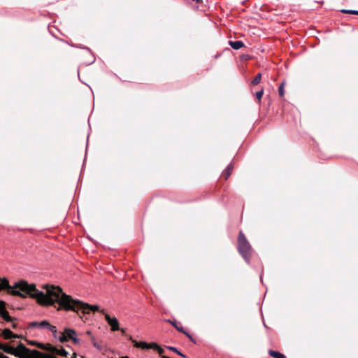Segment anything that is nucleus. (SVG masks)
Masks as SVG:
<instances>
[{"instance_id": "f257e3e1", "label": "nucleus", "mask_w": 358, "mask_h": 358, "mask_svg": "<svg viewBox=\"0 0 358 358\" xmlns=\"http://www.w3.org/2000/svg\"><path fill=\"white\" fill-rule=\"evenodd\" d=\"M22 291L30 294L37 303L43 306H52L56 307L58 304L57 310H64L66 311H73L76 313L81 319L90 314V312L99 311V306L90 305L80 300L74 299L71 296L65 294L59 286L46 285L43 287L46 293L39 291L34 285H28L25 282H21L17 285Z\"/></svg>"}, {"instance_id": "6e6552de", "label": "nucleus", "mask_w": 358, "mask_h": 358, "mask_svg": "<svg viewBox=\"0 0 358 358\" xmlns=\"http://www.w3.org/2000/svg\"><path fill=\"white\" fill-rule=\"evenodd\" d=\"M48 347L46 348V350L50 351L52 353H55L63 357H67L69 355V352L62 348L58 349L52 345H48Z\"/></svg>"}, {"instance_id": "0eeeda50", "label": "nucleus", "mask_w": 358, "mask_h": 358, "mask_svg": "<svg viewBox=\"0 0 358 358\" xmlns=\"http://www.w3.org/2000/svg\"><path fill=\"white\" fill-rule=\"evenodd\" d=\"M64 332L67 336L69 341L71 340L75 344L79 343L80 340L76 336V332L74 329L65 328Z\"/></svg>"}, {"instance_id": "9b49d317", "label": "nucleus", "mask_w": 358, "mask_h": 358, "mask_svg": "<svg viewBox=\"0 0 358 358\" xmlns=\"http://www.w3.org/2000/svg\"><path fill=\"white\" fill-rule=\"evenodd\" d=\"M233 170V165L231 164H229L227 169L222 172V176L224 178L225 180H227L229 177L231 175Z\"/></svg>"}, {"instance_id": "39448f33", "label": "nucleus", "mask_w": 358, "mask_h": 358, "mask_svg": "<svg viewBox=\"0 0 358 358\" xmlns=\"http://www.w3.org/2000/svg\"><path fill=\"white\" fill-rule=\"evenodd\" d=\"M100 312L104 315L106 320L108 322V324L111 327V330L113 331L120 330L119 328V322L115 317H110V315L105 313L104 310H100ZM120 331L122 333H124V329H121Z\"/></svg>"}, {"instance_id": "cd10ccee", "label": "nucleus", "mask_w": 358, "mask_h": 358, "mask_svg": "<svg viewBox=\"0 0 358 358\" xmlns=\"http://www.w3.org/2000/svg\"><path fill=\"white\" fill-rule=\"evenodd\" d=\"M94 346L95 348H96L97 349H99V350H101V346H100V345H99L96 342H94Z\"/></svg>"}, {"instance_id": "4be33fe9", "label": "nucleus", "mask_w": 358, "mask_h": 358, "mask_svg": "<svg viewBox=\"0 0 358 358\" xmlns=\"http://www.w3.org/2000/svg\"><path fill=\"white\" fill-rule=\"evenodd\" d=\"M59 341L61 342V343H65V342H67L69 341L68 338H67V336H66V334L64 333L62 334V335L59 336Z\"/></svg>"}, {"instance_id": "f03ea898", "label": "nucleus", "mask_w": 358, "mask_h": 358, "mask_svg": "<svg viewBox=\"0 0 358 358\" xmlns=\"http://www.w3.org/2000/svg\"><path fill=\"white\" fill-rule=\"evenodd\" d=\"M0 350L18 358H40L41 356L35 352V351H37L36 350H31L22 343H20L16 348H13L8 344L1 343Z\"/></svg>"}, {"instance_id": "f8f14e48", "label": "nucleus", "mask_w": 358, "mask_h": 358, "mask_svg": "<svg viewBox=\"0 0 358 358\" xmlns=\"http://www.w3.org/2000/svg\"><path fill=\"white\" fill-rule=\"evenodd\" d=\"M229 43L230 45V46L235 50H239L240 48H241L242 47L244 46V43L241 41H230L229 42Z\"/></svg>"}, {"instance_id": "dca6fc26", "label": "nucleus", "mask_w": 358, "mask_h": 358, "mask_svg": "<svg viewBox=\"0 0 358 358\" xmlns=\"http://www.w3.org/2000/svg\"><path fill=\"white\" fill-rule=\"evenodd\" d=\"M152 346H153L152 349L156 350L158 352L159 355L162 357L163 356L162 355L164 352V350L155 343H154Z\"/></svg>"}, {"instance_id": "20e7f679", "label": "nucleus", "mask_w": 358, "mask_h": 358, "mask_svg": "<svg viewBox=\"0 0 358 358\" xmlns=\"http://www.w3.org/2000/svg\"><path fill=\"white\" fill-rule=\"evenodd\" d=\"M238 250L243 258L249 262L252 255V248L242 231L239 232L238 236Z\"/></svg>"}, {"instance_id": "1a4fd4ad", "label": "nucleus", "mask_w": 358, "mask_h": 358, "mask_svg": "<svg viewBox=\"0 0 358 358\" xmlns=\"http://www.w3.org/2000/svg\"><path fill=\"white\" fill-rule=\"evenodd\" d=\"M133 343H134L135 347L139 348H141L143 350L152 349V348H153L152 345L154 344V343H147L146 342H143V341L137 342L135 341H133Z\"/></svg>"}, {"instance_id": "aec40b11", "label": "nucleus", "mask_w": 358, "mask_h": 358, "mask_svg": "<svg viewBox=\"0 0 358 358\" xmlns=\"http://www.w3.org/2000/svg\"><path fill=\"white\" fill-rule=\"evenodd\" d=\"M263 94H264L263 89H262L260 91H258L256 92V98H257L258 102L261 101Z\"/></svg>"}, {"instance_id": "c9c22d12", "label": "nucleus", "mask_w": 358, "mask_h": 358, "mask_svg": "<svg viewBox=\"0 0 358 358\" xmlns=\"http://www.w3.org/2000/svg\"><path fill=\"white\" fill-rule=\"evenodd\" d=\"M87 334H91V332H90V331H87Z\"/></svg>"}, {"instance_id": "7c9ffc66", "label": "nucleus", "mask_w": 358, "mask_h": 358, "mask_svg": "<svg viewBox=\"0 0 358 358\" xmlns=\"http://www.w3.org/2000/svg\"><path fill=\"white\" fill-rule=\"evenodd\" d=\"M91 341H92V344L94 345V343L96 342L95 338L94 337H92Z\"/></svg>"}, {"instance_id": "bb28decb", "label": "nucleus", "mask_w": 358, "mask_h": 358, "mask_svg": "<svg viewBox=\"0 0 358 358\" xmlns=\"http://www.w3.org/2000/svg\"><path fill=\"white\" fill-rule=\"evenodd\" d=\"M184 334H185L191 341L193 340L192 336L190 334H189L187 332H186L185 330H184V332H182Z\"/></svg>"}, {"instance_id": "9d476101", "label": "nucleus", "mask_w": 358, "mask_h": 358, "mask_svg": "<svg viewBox=\"0 0 358 358\" xmlns=\"http://www.w3.org/2000/svg\"><path fill=\"white\" fill-rule=\"evenodd\" d=\"M1 335L5 339H10L12 338H19L20 336L17 334H13L10 329H4L2 331Z\"/></svg>"}, {"instance_id": "f704fd0d", "label": "nucleus", "mask_w": 358, "mask_h": 358, "mask_svg": "<svg viewBox=\"0 0 358 358\" xmlns=\"http://www.w3.org/2000/svg\"><path fill=\"white\" fill-rule=\"evenodd\" d=\"M120 358H129V357H127V356H124V357H120Z\"/></svg>"}, {"instance_id": "a878e982", "label": "nucleus", "mask_w": 358, "mask_h": 358, "mask_svg": "<svg viewBox=\"0 0 358 358\" xmlns=\"http://www.w3.org/2000/svg\"><path fill=\"white\" fill-rule=\"evenodd\" d=\"M31 327H39V322H33L30 323Z\"/></svg>"}, {"instance_id": "473e14b6", "label": "nucleus", "mask_w": 358, "mask_h": 358, "mask_svg": "<svg viewBox=\"0 0 358 358\" xmlns=\"http://www.w3.org/2000/svg\"><path fill=\"white\" fill-rule=\"evenodd\" d=\"M193 1H195L196 3H201L202 0H192Z\"/></svg>"}, {"instance_id": "423d86ee", "label": "nucleus", "mask_w": 358, "mask_h": 358, "mask_svg": "<svg viewBox=\"0 0 358 358\" xmlns=\"http://www.w3.org/2000/svg\"><path fill=\"white\" fill-rule=\"evenodd\" d=\"M6 303L0 301V316L6 322H14L16 320L15 317L9 315L8 312L5 309Z\"/></svg>"}, {"instance_id": "72a5a7b5", "label": "nucleus", "mask_w": 358, "mask_h": 358, "mask_svg": "<svg viewBox=\"0 0 358 358\" xmlns=\"http://www.w3.org/2000/svg\"><path fill=\"white\" fill-rule=\"evenodd\" d=\"M76 357V353H73V356H72V358H75Z\"/></svg>"}, {"instance_id": "4468645a", "label": "nucleus", "mask_w": 358, "mask_h": 358, "mask_svg": "<svg viewBox=\"0 0 358 358\" xmlns=\"http://www.w3.org/2000/svg\"><path fill=\"white\" fill-rule=\"evenodd\" d=\"M168 322L169 323H171L178 331L184 332V329H183L182 326L181 325V324L178 323L176 321H171L169 320H168Z\"/></svg>"}, {"instance_id": "ddd939ff", "label": "nucleus", "mask_w": 358, "mask_h": 358, "mask_svg": "<svg viewBox=\"0 0 358 358\" xmlns=\"http://www.w3.org/2000/svg\"><path fill=\"white\" fill-rule=\"evenodd\" d=\"M268 355L274 358H286L283 354L273 350H268Z\"/></svg>"}, {"instance_id": "6ab92c4d", "label": "nucleus", "mask_w": 358, "mask_h": 358, "mask_svg": "<svg viewBox=\"0 0 358 358\" xmlns=\"http://www.w3.org/2000/svg\"><path fill=\"white\" fill-rule=\"evenodd\" d=\"M284 85H285V83L282 82L280 87H279V90H278V92H279V95L281 97H283L284 96V94H285V91H284Z\"/></svg>"}, {"instance_id": "2f4dec72", "label": "nucleus", "mask_w": 358, "mask_h": 358, "mask_svg": "<svg viewBox=\"0 0 358 358\" xmlns=\"http://www.w3.org/2000/svg\"><path fill=\"white\" fill-rule=\"evenodd\" d=\"M29 343H30L31 345H37V344H36V342H34V341H31V342H30Z\"/></svg>"}, {"instance_id": "c85d7f7f", "label": "nucleus", "mask_w": 358, "mask_h": 358, "mask_svg": "<svg viewBox=\"0 0 358 358\" xmlns=\"http://www.w3.org/2000/svg\"><path fill=\"white\" fill-rule=\"evenodd\" d=\"M0 358H9L6 356H5L3 354H2L1 352H0Z\"/></svg>"}, {"instance_id": "412c9836", "label": "nucleus", "mask_w": 358, "mask_h": 358, "mask_svg": "<svg viewBox=\"0 0 358 358\" xmlns=\"http://www.w3.org/2000/svg\"><path fill=\"white\" fill-rule=\"evenodd\" d=\"M35 352H36V353H38V354L41 355L40 358H57V357H54L52 355H50L49 354H44V353H42V352H41L39 351H35Z\"/></svg>"}, {"instance_id": "f3484780", "label": "nucleus", "mask_w": 358, "mask_h": 358, "mask_svg": "<svg viewBox=\"0 0 358 358\" xmlns=\"http://www.w3.org/2000/svg\"><path fill=\"white\" fill-rule=\"evenodd\" d=\"M340 11L345 14H352V15H358V10H355L342 9Z\"/></svg>"}, {"instance_id": "b1692460", "label": "nucleus", "mask_w": 358, "mask_h": 358, "mask_svg": "<svg viewBox=\"0 0 358 358\" xmlns=\"http://www.w3.org/2000/svg\"><path fill=\"white\" fill-rule=\"evenodd\" d=\"M39 327L49 328V327H50V324L48 321L43 320L39 322Z\"/></svg>"}, {"instance_id": "5701e85b", "label": "nucleus", "mask_w": 358, "mask_h": 358, "mask_svg": "<svg viewBox=\"0 0 358 358\" xmlns=\"http://www.w3.org/2000/svg\"><path fill=\"white\" fill-rule=\"evenodd\" d=\"M48 329L52 331L54 337L56 338L57 334V331L56 327L50 324V327H49Z\"/></svg>"}, {"instance_id": "7ed1b4c3", "label": "nucleus", "mask_w": 358, "mask_h": 358, "mask_svg": "<svg viewBox=\"0 0 358 358\" xmlns=\"http://www.w3.org/2000/svg\"><path fill=\"white\" fill-rule=\"evenodd\" d=\"M21 282H25L28 285H36L34 284H29L25 280H20L15 284L13 287H11L9 285L8 280L6 278H1L0 277V291L6 289L8 293L13 295V296H18L22 298H25L27 295H29L31 298H33L30 294L27 293L26 291H22L17 285L18 284Z\"/></svg>"}, {"instance_id": "c756f323", "label": "nucleus", "mask_w": 358, "mask_h": 358, "mask_svg": "<svg viewBox=\"0 0 358 358\" xmlns=\"http://www.w3.org/2000/svg\"><path fill=\"white\" fill-rule=\"evenodd\" d=\"M12 328H13V329H16V328H17V324L13 322V323L12 324Z\"/></svg>"}, {"instance_id": "a211bd4d", "label": "nucleus", "mask_w": 358, "mask_h": 358, "mask_svg": "<svg viewBox=\"0 0 358 358\" xmlns=\"http://www.w3.org/2000/svg\"><path fill=\"white\" fill-rule=\"evenodd\" d=\"M167 348L171 350V351H173L176 353H177L178 355H179L180 356L182 357H185V355H183L182 353H181L175 347H172V346H168Z\"/></svg>"}, {"instance_id": "393cba45", "label": "nucleus", "mask_w": 358, "mask_h": 358, "mask_svg": "<svg viewBox=\"0 0 358 358\" xmlns=\"http://www.w3.org/2000/svg\"><path fill=\"white\" fill-rule=\"evenodd\" d=\"M49 344H47L46 346L43 344V343H37V346L39 348H41V349H43V350H46V348L48 347Z\"/></svg>"}, {"instance_id": "2eb2a0df", "label": "nucleus", "mask_w": 358, "mask_h": 358, "mask_svg": "<svg viewBox=\"0 0 358 358\" xmlns=\"http://www.w3.org/2000/svg\"><path fill=\"white\" fill-rule=\"evenodd\" d=\"M262 74L260 73H257L255 78L252 80L251 83L253 85H257L261 82Z\"/></svg>"}]
</instances>
